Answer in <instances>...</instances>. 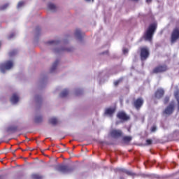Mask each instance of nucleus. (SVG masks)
Listing matches in <instances>:
<instances>
[{
    "label": "nucleus",
    "mask_w": 179,
    "mask_h": 179,
    "mask_svg": "<svg viewBox=\"0 0 179 179\" xmlns=\"http://www.w3.org/2000/svg\"><path fill=\"white\" fill-rule=\"evenodd\" d=\"M147 3H150L152 2V0H146Z\"/></svg>",
    "instance_id": "36"
},
{
    "label": "nucleus",
    "mask_w": 179,
    "mask_h": 179,
    "mask_svg": "<svg viewBox=\"0 0 179 179\" xmlns=\"http://www.w3.org/2000/svg\"><path fill=\"white\" fill-rule=\"evenodd\" d=\"M40 30H41V29H40V27H37L36 28V31L38 32V31H40Z\"/></svg>",
    "instance_id": "34"
},
{
    "label": "nucleus",
    "mask_w": 179,
    "mask_h": 179,
    "mask_svg": "<svg viewBox=\"0 0 179 179\" xmlns=\"http://www.w3.org/2000/svg\"><path fill=\"white\" fill-rule=\"evenodd\" d=\"M68 51L69 52H71V51H72V49H71V48H69Z\"/></svg>",
    "instance_id": "37"
},
{
    "label": "nucleus",
    "mask_w": 179,
    "mask_h": 179,
    "mask_svg": "<svg viewBox=\"0 0 179 179\" xmlns=\"http://www.w3.org/2000/svg\"><path fill=\"white\" fill-rule=\"evenodd\" d=\"M43 121V117L41 116H37L35 118V122H41Z\"/></svg>",
    "instance_id": "23"
},
{
    "label": "nucleus",
    "mask_w": 179,
    "mask_h": 179,
    "mask_svg": "<svg viewBox=\"0 0 179 179\" xmlns=\"http://www.w3.org/2000/svg\"><path fill=\"white\" fill-rule=\"evenodd\" d=\"M146 143L148 145H152V140H150V139L146 140Z\"/></svg>",
    "instance_id": "32"
},
{
    "label": "nucleus",
    "mask_w": 179,
    "mask_h": 179,
    "mask_svg": "<svg viewBox=\"0 0 179 179\" xmlns=\"http://www.w3.org/2000/svg\"><path fill=\"white\" fill-rule=\"evenodd\" d=\"M13 68V62L9 60L0 65V70L3 73H5V71L11 69Z\"/></svg>",
    "instance_id": "3"
},
{
    "label": "nucleus",
    "mask_w": 179,
    "mask_h": 179,
    "mask_svg": "<svg viewBox=\"0 0 179 179\" xmlns=\"http://www.w3.org/2000/svg\"><path fill=\"white\" fill-rule=\"evenodd\" d=\"M122 131L120 129H113L110 131V136L115 139H118V138L122 137Z\"/></svg>",
    "instance_id": "8"
},
{
    "label": "nucleus",
    "mask_w": 179,
    "mask_h": 179,
    "mask_svg": "<svg viewBox=\"0 0 179 179\" xmlns=\"http://www.w3.org/2000/svg\"><path fill=\"white\" fill-rule=\"evenodd\" d=\"M155 98L160 100L164 96V90L162 88L157 89L155 92Z\"/></svg>",
    "instance_id": "10"
},
{
    "label": "nucleus",
    "mask_w": 179,
    "mask_h": 179,
    "mask_svg": "<svg viewBox=\"0 0 179 179\" xmlns=\"http://www.w3.org/2000/svg\"><path fill=\"white\" fill-rule=\"evenodd\" d=\"M168 69L169 67H167V65L166 64L159 65L154 68L152 73H163V72H166Z\"/></svg>",
    "instance_id": "5"
},
{
    "label": "nucleus",
    "mask_w": 179,
    "mask_h": 179,
    "mask_svg": "<svg viewBox=\"0 0 179 179\" xmlns=\"http://www.w3.org/2000/svg\"><path fill=\"white\" fill-rule=\"evenodd\" d=\"M143 103H144L143 99H142L141 97H139L133 101L132 106H134L136 110H141V108H142V106H143Z\"/></svg>",
    "instance_id": "4"
},
{
    "label": "nucleus",
    "mask_w": 179,
    "mask_h": 179,
    "mask_svg": "<svg viewBox=\"0 0 179 179\" xmlns=\"http://www.w3.org/2000/svg\"><path fill=\"white\" fill-rule=\"evenodd\" d=\"M56 170L57 171H59V173L65 174V173H67L68 171V165H65V164L57 165L56 167Z\"/></svg>",
    "instance_id": "9"
},
{
    "label": "nucleus",
    "mask_w": 179,
    "mask_h": 179,
    "mask_svg": "<svg viewBox=\"0 0 179 179\" xmlns=\"http://www.w3.org/2000/svg\"><path fill=\"white\" fill-rule=\"evenodd\" d=\"M117 117L119 120H121V121H128V120L130 118L129 116L124 112H119Z\"/></svg>",
    "instance_id": "11"
},
{
    "label": "nucleus",
    "mask_w": 179,
    "mask_h": 179,
    "mask_svg": "<svg viewBox=\"0 0 179 179\" xmlns=\"http://www.w3.org/2000/svg\"><path fill=\"white\" fill-rule=\"evenodd\" d=\"M60 97H66L68 96V90H65L59 94Z\"/></svg>",
    "instance_id": "21"
},
{
    "label": "nucleus",
    "mask_w": 179,
    "mask_h": 179,
    "mask_svg": "<svg viewBox=\"0 0 179 179\" xmlns=\"http://www.w3.org/2000/svg\"><path fill=\"white\" fill-rule=\"evenodd\" d=\"M123 142H131L132 141V137L129 136H125L122 138Z\"/></svg>",
    "instance_id": "20"
},
{
    "label": "nucleus",
    "mask_w": 179,
    "mask_h": 179,
    "mask_svg": "<svg viewBox=\"0 0 179 179\" xmlns=\"http://www.w3.org/2000/svg\"><path fill=\"white\" fill-rule=\"evenodd\" d=\"M123 54H128V49L127 48H124L123 50Z\"/></svg>",
    "instance_id": "33"
},
{
    "label": "nucleus",
    "mask_w": 179,
    "mask_h": 179,
    "mask_svg": "<svg viewBox=\"0 0 179 179\" xmlns=\"http://www.w3.org/2000/svg\"><path fill=\"white\" fill-rule=\"evenodd\" d=\"M121 82H122V80H117L115 81L114 82L115 86H118V85H120V83H121Z\"/></svg>",
    "instance_id": "27"
},
{
    "label": "nucleus",
    "mask_w": 179,
    "mask_h": 179,
    "mask_svg": "<svg viewBox=\"0 0 179 179\" xmlns=\"http://www.w3.org/2000/svg\"><path fill=\"white\" fill-rule=\"evenodd\" d=\"M140 58L142 61H146L149 58V55H150V52H149V48L146 47H143L140 48Z\"/></svg>",
    "instance_id": "2"
},
{
    "label": "nucleus",
    "mask_w": 179,
    "mask_h": 179,
    "mask_svg": "<svg viewBox=\"0 0 179 179\" xmlns=\"http://www.w3.org/2000/svg\"><path fill=\"white\" fill-rule=\"evenodd\" d=\"M48 8L50 10H52V12H55V10H57V6L54 3L48 4Z\"/></svg>",
    "instance_id": "19"
},
{
    "label": "nucleus",
    "mask_w": 179,
    "mask_h": 179,
    "mask_svg": "<svg viewBox=\"0 0 179 179\" xmlns=\"http://www.w3.org/2000/svg\"><path fill=\"white\" fill-rule=\"evenodd\" d=\"M10 101L13 103V104H16L19 101V96L17 94H14L10 98Z\"/></svg>",
    "instance_id": "14"
},
{
    "label": "nucleus",
    "mask_w": 179,
    "mask_h": 179,
    "mask_svg": "<svg viewBox=\"0 0 179 179\" xmlns=\"http://www.w3.org/2000/svg\"><path fill=\"white\" fill-rule=\"evenodd\" d=\"M87 2H90L92 0H85Z\"/></svg>",
    "instance_id": "38"
},
{
    "label": "nucleus",
    "mask_w": 179,
    "mask_h": 179,
    "mask_svg": "<svg viewBox=\"0 0 179 179\" xmlns=\"http://www.w3.org/2000/svg\"><path fill=\"white\" fill-rule=\"evenodd\" d=\"M9 6V3H6L1 6H0V10H5Z\"/></svg>",
    "instance_id": "22"
},
{
    "label": "nucleus",
    "mask_w": 179,
    "mask_h": 179,
    "mask_svg": "<svg viewBox=\"0 0 179 179\" xmlns=\"http://www.w3.org/2000/svg\"><path fill=\"white\" fill-rule=\"evenodd\" d=\"M174 97L178 103L177 107H178V111H179V90H176L174 93Z\"/></svg>",
    "instance_id": "15"
},
{
    "label": "nucleus",
    "mask_w": 179,
    "mask_h": 179,
    "mask_svg": "<svg viewBox=\"0 0 179 179\" xmlns=\"http://www.w3.org/2000/svg\"><path fill=\"white\" fill-rule=\"evenodd\" d=\"M120 171H122V173H125V174H127V176H136L135 173L131 171H128L127 169H120Z\"/></svg>",
    "instance_id": "18"
},
{
    "label": "nucleus",
    "mask_w": 179,
    "mask_h": 179,
    "mask_svg": "<svg viewBox=\"0 0 179 179\" xmlns=\"http://www.w3.org/2000/svg\"><path fill=\"white\" fill-rule=\"evenodd\" d=\"M156 131H157V127H156V126H152L151 128V132H156Z\"/></svg>",
    "instance_id": "29"
},
{
    "label": "nucleus",
    "mask_w": 179,
    "mask_h": 179,
    "mask_svg": "<svg viewBox=\"0 0 179 179\" xmlns=\"http://www.w3.org/2000/svg\"><path fill=\"white\" fill-rule=\"evenodd\" d=\"M57 43H58V41H50L48 42V44H57Z\"/></svg>",
    "instance_id": "31"
},
{
    "label": "nucleus",
    "mask_w": 179,
    "mask_h": 179,
    "mask_svg": "<svg viewBox=\"0 0 179 179\" xmlns=\"http://www.w3.org/2000/svg\"><path fill=\"white\" fill-rule=\"evenodd\" d=\"M157 29V24L153 23L150 24L148 29L146 30L144 34V39L146 41H152L153 38V35L155 34V31Z\"/></svg>",
    "instance_id": "1"
},
{
    "label": "nucleus",
    "mask_w": 179,
    "mask_h": 179,
    "mask_svg": "<svg viewBox=\"0 0 179 179\" xmlns=\"http://www.w3.org/2000/svg\"><path fill=\"white\" fill-rule=\"evenodd\" d=\"M23 5H24V1H20L17 4V8H22V6H23Z\"/></svg>",
    "instance_id": "28"
},
{
    "label": "nucleus",
    "mask_w": 179,
    "mask_h": 179,
    "mask_svg": "<svg viewBox=\"0 0 179 179\" xmlns=\"http://www.w3.org/2000/svg\"><path fill=\"white\" fill-rule=\"evenodd\" d=\"M32 178L33 179H41V176L38 174H34V175H32Z\"/></svg>",
    "instance_id": "25"
},
{
    "label": "nucleus",
    "mask_w": 179,
    "mask_h": 179,
    "mask_svg": "<svg viewBox=\"0 0 179 179\" xmlns=\"http://www.w3.org/2000/svg\"><path fill=\"white\" fill-rule=\"evenodd\" d=\"M41 100V98L40 96H36V101H39Z\"/></svg>",
    "instance_id": "35"
},
{
    "label": "nucleus",
    "mask_w": 179,
    "mask_h": 179,
    "mask_svg": "<svg viewBox=\"0 0 179 179\" xmlns=\"http://www.w3.org/2000/svg\"><path fill=\"white\" fill-rule=\"evenodd\" d=\"M75 36L78 40L81 41L83 38V33L79 29H76Z\"/></svg>",
    "instance_id": "13"
},
{
    "label": "nucleus",
    "mask_w": 179,
    "mask_h": 179,
    "mask_svg": "<svg viewBox=\"0 0 179 179\" xmlns=\"http://www.w3.org/2000/svg\"><path fill=\"white\" fill-rule=\"evenodd\" d=\"M49 122L52 125H57L58 124V119L57 117H52L49 120Z\"/></svg>",
    "instance_id": "17"
},
{
    "label": "nucleus",
    "mask_w": 179,
    "mask_h": 179,
    "mask_svg": "<svg viewBox=\"0 0 179 179\" xmlns=\"http://www.w3.org/2000/svg\"><path fill=\"white\" fill-rule=\"evenodd\" d=\"M170 101V96H165L164 99V104H167Z\"/></svg>",
    "instance_id": "24"
},
{
    "label": "nucleus",
    "mask_w": 179,
    "mask_h": 179,
    "mask_svg": "<svg viewBox=\"0 0 179 179\" xmlns=\"http://www.w3.org/2000/svg\"><path fill=\"white\" fill-rule=\"evenodd\" d=\"M179 39V28H175L171 35V43L174 44Z\"/></svg>",
    "instance_id": "7"
},
{
    "label": "nucleus",
    "mask_w": 179,
    "mask_h": 179,
    "mask_svg": "<svg viewBox=\"0 0 179 179\" xmlns=\"http://www.w3.org/2000/svg\"><path fill=\"white\" fill-rule=\"evenodd\" d=\"M14 36H15V34H14V33H11V34L8 36V40H11V38H13Z\"/></svg>",
    "instance_id": "30"
},
{
    "label": "nucleus",
    "mask_w": 179,
    "mask_h": 179,
    "mask_svg": "<svg viewBox=\"0 0 179 179\" xmlns=\"http://www.w3.org/2000/svg\"><path fill=\"white\" fill-rule=\"evenodd\" d=\"M115 113V108H108L105 110V114L106 115H110V117L113 116V114Z\"/></svg>",
    "instance_id": "12"
},
{
    "label": "nucleus",
    "mask_w": 179,
    "mask_h": 179,
    "mask_svg": "<svg viewBox=\"0 0 179 179\" xmlns=\"http://www.w3.org/2000/svg\"><path fill=\"white\" fill-rule=\"evenodd\" d=\"M176 105L173 101H172L163 111V114L166 115H171L174 113V108Z\"/></svg>",
    "instance_id": "6"
},
{
    "label": "nucleus",
    "mask_w": 179,
    "mask_h": 179,
    "mask_svg": "<svg viewBox=\"0 0 179 179\" xmlns=\"http://www.w3.org/2000/svg\"><path fill=\"white\" fill-rule=\"evenodd\" d=\"M59 61L58 60H56L54 63H53V64H52V67H51V69H50V72H54L56 69H57V66H58V64H59Z\"/></svg>",
    "instance_id": "16"
},
{
    "label": "nucleus",
    "mask_w": 179,
    "mask_h": 179,
    "mask_svg": "<svg viewBox=\"0 0 179 179\" xmlns=\"http://www.w3.org/2000/svg\"><path fill=\"white\" fill-rule=\"evenodd\" d=\"M2 178V176H0V179Z\"/></svg>",
    "instance_id": "39"
},
{
    "label": "nucleus",
    "mask_w": 179,
    "mask_h": 179,
    "mask_svg": "<svg viewBox=\"0 0 179 179\" xmlns=\"http://www.w3.org/2000/svg\"><path fill=\"white\" fill-rule=\"evenodd\" d=\"M8 54H9V57H13V55H16V50H12Z\"/></svg>",
    "instance_id": "26"
}]
</instances>
